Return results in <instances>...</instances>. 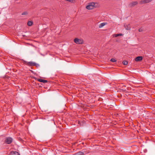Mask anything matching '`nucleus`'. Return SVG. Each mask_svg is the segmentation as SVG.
<instances>
[{
  "mask_svg": "<svg viewBox=\"0 0 155 155\" xmlns=\"http://www.w3.org/2000/svg\"><path fill=\"white\" fill-rule=\"evenodd\" d=\"M139 31H140V32H141V31H142V29H139Z\"/></svg>",
  "mask_w": 155,
  "mask_h": 155,
  "instance_id": "nucleus-19",
  "label": "nucleus"
},
{
  "mask_svg": "<svg viewBox=\"0 0 155 155\" xmlns=\"http://www.w3.org/2000/svg\"><path fill=\"white\" fill-rule=\"evenodd\" d=\"M74 41L76 44L80 45L83 44L84 43V41L82 39H79L77 38H75L74 40Z\"/></svg>",
  "mask_w": 155,
  "mask_h": 155,
  "instance_id": "nucleus-2",
  "label": "nucleus"
},
{
  "mask_svg": "<svg viewBox=\"0 0 155 155\" xmlns=\"http://www.w3.org/2000/svg\"><path fill=\"white\" fill-rule=\"evenodd\" d=\"M25 64L28 66H36V64L35 63L32 62V61H30V62H27L25 61Z\"/></svg>",
  "mask_w": 155,
  "mask_h": 155,
  "instance_id": "nucleus-5",
  "label": "nucleus"
},
{
  "mask_svg": "<svg viewBox=\"0 0 155 155\" xmlns=\"http://www.w3.org/2000/svg\"><path fill=\"white\" fill-rule=\"evenodd\" d=\"M12 141V139L11 137H7L5 141V142L8 144L11 143Z\"/></svg>",
  "mask_w": 155,
  "mask_h": 155,
  "instance_id": "nucleus-3",
  "label": "nucleus"
},
{
  "mask_svg": "<svg viewBox=\"0 0 155 155\" xmlns=\"http://www.w3.org/2000/svg\"><path fill=\"white\" fill-rule=\"evenodd\" d=\"M107 24V22H103L101 23L99 26V28H101L105 25H106Z\"/></svg>",
  "mask_w": 155,
  "mask_h": 155,
  "instance_id": "nucleus-10",
  "label": "nucleus"
},
{
  "mask_svg": "<svg viewBox=\"0 0 155 155\" xmlns=\"http://www.w3.org/2000/svg\"><path fill=\"white\" fill-rule=\"evenodd\" d=\"M110 61L112 62H115L116 61V60L114 58H112L110 60Z\"/></svg>",
  "mask_w": 155,
  "mask_h": 155,
  "instance_id": "nucleus-17",
  "label": "nucleus"
},
{
  "mask_svg": "<svg viewBox=\"0 0 155 155\" xmlns=\"http://www.w3.org/2000/svg\"><path fill=\"white\" fill-rule=\"evenodd\" d=\"M122 63L123 64L127 65L128 64V62L127 61H124Z\"/></svg>",
  "mask_w": 155,
  "mask_h": 155,
  "instance_id": "nucleus-15",
  "label": "nucleus"
},
{
  "mask_svg": "<svg viewBox=\"0 0 155 155\" xmlns=\"http://www.w3.org/2000/svg\"><path fill=\"white\" fill-rule=\"evenodd\" d=\"M38 81H39L41 82H43L44 83H46L47 82V81L45 80H43L42 79H38Z\"/></svg>",
  "mask_w": 155,
  "mask_h": 155,
  "instance_id": "nucleus-11",
  "label": "nucleus"
},
{
  "mask_svg": "<svg viewBox=\"0 0 155 155\" xmlns=\"http://www.w3.org/2000/svg\"><path fill=\"white\" fill-rule=\"evenodd\" d=\"M95 3L94 2H92L90 3L86 6V8L88 10L92 9L95 7Z\"/></svg>",
  "mask_w": 155,
  "mask_h": 155,
  "instance_id": "nucleus-1",
  "label": "nucleus"
},
{
  "mask_svg": "<svg viewBox=\"0 0 155 155\" xmlns=\"http://www.w3.org/2000/svg\"><path fill=\"white\" fill-rule=\"evenodd\" d=\"M152 1V0H141V1H140L139 3L140 4H142L144 3H149Z\"/></svg>",
  "mask_w": 155,
  "mask_h": 155,
  "instance_id": "nucleus-6",
  "label": "nucleus"
},
{
  "mask_svg": "<svg viewBox=\"0 0 155 155\" xmlns=\"http://www.w3.org/2000/svg\"><path fill=\"white\" fill-rule=\"evenodd\" d=\"M67 1L70 2H73V1H74V0H66Z\"/></svg>",
  "mask_w": 155,
  "mask_h": 155,
  "instance_id": "nucleus-18",
  "label": "nucleus"
},
{
  "mask_svg": "<svg viewBox=\"0 0 155 155\" xmlns=\"http://www.w3.org/2000/svg\"><path fill=\"white\" fill-rule=\"evenodd\" d=\"M33 24V22L31 21H29L28 22L27 24L29 26H31Z\"/></svg>",
  "mask_w": 155,
  "mask_h": 155,
  "instance_id": "nucleus-14",
  "label": "nucleus"
},
{
  "mask_svg": "<svg viewBox=\"0 0 155 155\" xmlns=\"http://www.w3.org/2000/svg\"><path fill=\"white\" fill-rule=\"evenodd\" d=\"M10 155H20V154L16 151H12L11 152Z\"/></svg>",
  "mask_w": 155,
  "mask_h": 155,
  "instance_id": "nucleus-7",
  "label": "nucleus"
},
{
  "mask_svg": "<svg viewBox=\"0 0 155 155\" xmlns=\"http://www.w3.org/2000/svg\"><path fill=\"white\" fill-rule=\"evenodd\" d=\"M122 35H123L121 34H117L114 35L113 36L115 37H116L118 36H122Z\"/></svg>",
  "mask_w": 155,
  "mask_h": 155,
  "instance_id": "nucleus-13",
  "label": "nucleus"
},
{
  "mask_svg": "<svg viewBox=\"0 0 155 155\" xmlns=\"http://www.w3.org/2000/svg\"><path fill=\"white\" fill-rule=\"evenodd\" d=\"M28 14V12L26 11H25V12H23V13H22L21 14V15H26Z\"/></svg>",
  "mask_w": 155,
  "mask_h": 155,
  "instance_id": "nucleus-16",
  "label": "nucleus"
},
{
  "mask_svg": "<svg viewBox=\"0 0 155 155\" xmlns=\"http://www.w3.org/2000/svg\"><path fill=\"white\" fill-rule=\"evenodd\" d=\"M84 153L81 151H79L74 154V155H84Z\"/></svg>",
  "mask_w": 155,
  "mask_h": 155,
  "instance_id": "nucleus-12",
  "label": "nucleus"
},
{
  "mask_svg": "<svg viewBox=\"0 0 155 155\" xmlns=\"http://www.w3.org/2000/svg\"><path fill=\"white\" fill-rule=\"evenodd\" d=\"M143 58L142 56H138L135 59V61H140L142 60Z\"/></svg>",
  "mask_w": 155,
  "mask_h": 155,
  "instance_id": "nucleus-8",
  "label": "nucleus"
},
{
  "mask_svg": "<svg viewBox=\"0 0 155 155\" xmlns=\"http://www.w3.org/2000/svg\"><path fill=\"white\" fill-rule=\"evenodd\" d=\"M138 4V2L137 1L132 2H130L129 5L128 7L130 8L134 7Z\"/></svg>",
  "mask_w": 155,
  "mask_h": 155,
  "instance_id": "nucleus-4",
  "label": "nucleus"
},
{
  "mask_svg": "<svg viewBox=\"0 0 155 155\" xmlns=\"http://www.w3.org/2000/svg\"><path fill=\"white\" fill-rule=\"evenodd\" d=\"M124 26L125 29L127 30H130V24L124 25Z\"/></svg>",
  "mask_w": 155,
  "mask_h": 155,
  "instance_id": "nucleus-9",
  "label": "nucleus"
}]
</instances>
